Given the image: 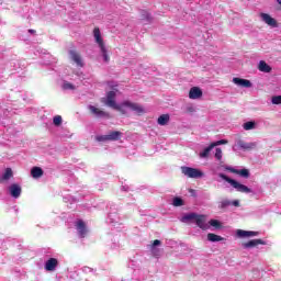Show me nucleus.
<instances>
[{"label": "nucleus", "instance_id": "nucleus-37", "mask_svg": "<svg viewBox=\"0 0 281 281\" xmlns=\"http://www.w3.org/2000/svg\"><path fill=\"white\" fill-rule=\"evenodd\" d=\"M231 205H234V207H240V201L238 200L231 201Z\"/></svg>", "mask_w": 281, "mask_h": 281}, {"label": "nucleus", "instance_id": "nucleus-30", "mask_svg": "<svg viewBox=\"0 0 281 281\" xmlns=\"http://www.w3.org/2000/svg\"><path fill=\"white\" fill-rule=\"evenodd\" d=\"M172 205L175 207H181V205H183V199H181V198H173Z\"/></svg>", "mask_w": 281, "mask_h": 281}, {"label": "nucleus", "instance_id": "nucleus-15", "mask_svg": "<svg viewBox=\"0 0 281 281\" xmlns=\"http://www.w3.org/2000/svg\"><path fill=\"white\" fill-rule=\"evenodd\" d=\"M89 111L97 117H109V113L104 112L93 105H89Z\"/></svg>", "mask_w": 281, "mask_h": 281}, {"label": "nucleus", "instance_id": "nucleus-12", "mask_svg": "<svg viewBox=\"0 0 281 281\" xmlns=\"http://www.w3.org/2000/svg\"><path fill=\"white\" fill-rule=\"evenodd\" d=\"M9 191L13 199H19V196H21L22 189L21 186L13 183L9 187Z\"/></svg>", "mask_w": 281, "mask_h": 281}, {"label": "nucleus", "instance_id": "nucleus-31", "mask_svg": "<svg viewBox=\"0 0 281 281\" xmlns=\"http://www.w3.org/2000/svg\"><path fill=\"white\" fill-rule=\"evenodd\" d=\"M53 124H54L55 126H60V124H63V116H60V115L54 116V119H53Z\"/></svg>", "mask_w": 281, "mask_h": 281}, {"label": "nucleus", "instance_id": "nucleus-13", "mask_svg": "<svg viewBox=\"0 0 281 281\" xmlns=\"http://www.w3.org/2000/svg\"><path fill=\"white\" fill-rule=\"evenodd\" d=\"M56 267H58V259L49 258L45 263L46 271H56Z\"/></svg>", "mask_w": 281, "mask_h": 281}, {"label": "nucleus", "instance_id": "nucleus-29", "mask_svg": "<svg viewBox=\"0 0 281 281\" xmlns=\"http://www.w3.org/2000/svg\"><path fill=\"white\" fill-rule=\"evenodd\" d=\"M100 49H101L104 63H109L111 60V57H109V54L106 53V46Z\"/></svg>", "mask_w": 281, "mask_h": 281}, {"label": "nucleus", "instance_id": "nucleus-38", "mask_svg": "<svg viewBox=\"0 0 281 281\" xmlns=\"http://www.w3.org/2000/svg\"><path fill=\"white\" fill-rule=\"evenodd\" d=\"M226 170H228V172H233V175H237V172H238V169H235L232 167L226 168Z\"/></svg>", "mask_w": 281, "mask_h": 281}, {"label": "nucleus", "instance_id": "nucleus-22", "mask_svg": "<svg viewBox=\"0 0 281 281\" xmlns=\"http://www.w3.org/2000/svg\"><path fill=\"white\" fill-rule=\"evenodd\" d=\"M207 240L210 243H221V240H223V237L221 235H216L214 233H209Z\"/></svg>", "mask_w": 281, "mask_h": 281}, {"label": "nucleus", "instance_id": "nucleus-34", "mask_svg": "<svg viewBox=\"0 0 281 281\" xmlns=\"http://www.w3.org/2000/svg\"><path fill=\"white\" fill-rule=\"evenodd\" d=\"M63 89H65V90H74V89H76V87L72 85V83H69V82H64V85H63Z\"/></svg>", "mask_w": 281, "mask_h": 281}, {"label": "nucleus", "instance_id": "nucleus-8", "mask_svg": "<svg viewBox=\"0 0 281 281\" xmlns=\"http://www.w3.org/2000/svg\"><path fill=\"white\" fill-rule=\"evenodd\" d=\"M260 18L263 23H267V25H270L271 27H277L278 22L276 21V19L271 18L269 13H260Z\"/></svg>", "mask_w": 281, "mask_h": 281}, {"label": "nucleus", "instance_id": "nucleus-24", "mask_svg": "<svg viewBox=\"0 0 281 281\" xmlns=\"http://www.w3.org/2000/svg\"><path fill=\"white\" fill-rule=\"evenodd\" d=\"M12 177H14L12 168H7L0 181H9V179H12Z\"/></svg>", "mask_w": 281, "mask_h": 281}, {"label": "nucleus", "instance_id": "nucleus-17", "mask_svg": "<svg viewBox=\"0 0 281 281\" xmlns=\"http://www.w3.org/2000/svg\"><path fill=\"white\" fill-rule=\"evenodd\" d=\"M237 236L239 238H251L254 236H258V232L238 229Z\"/></svg>", "mask_w": 281, "mask_h": 281}, {"label": "nucleus", "instance_id": "nucleus-14", "mask_svg": "<svg viewBox=\"0 0 281 281\" xmlns=\"http://www.w3.org/2000/svg\"><path fill=\"white\" fill-rule=\"evenodd\" d=\"M258 245H265V240L252 239V240H249L248 243H244L243 247H244V249H251L254 247H258Z\"/></svg>", "mask_w": 281, "mask_h": 281}, {"label": "nucleus", "instance_id": "nucleus-21", "mask_svg": "<svg viewBox=\"0 0 281 281\" xmlns=\"http://www.w3.org/2000/svg\"><path fill=\"white\" fill-rule=\"evenodd\" d=\"M159 126H166L170 122V114H161L157 120Z\"/></svg>", "mask_w": 281, "mask_h": 281}, {"label": "nucleus", "instance_id": "nucleus-10", "mask_svg": "<svg viewBox=\"0 0 281 281\" xmlns=\"http://www.w3.org/2000/svg\"><path fill=\"white\" fill-rule=\"evenodd\" d=\"M158 245H161V240L155 239L153 244L150 245V251L154 258H159L161 256V250L158 247Z\"/></svg>", "mask_w": 281, "mask_h": 281}, {"label": "nucleus", "instance_id": "nucleus-35", "mask_svg": "<svg viewBox=\"0 0 281 281\" xmlns=\"http://www.w3.org/2000/svg\"><path fill=\"white\" fill-rule=\"evenodd\" d=\"M97 142H109V135H100L95 137Z\"/></svg>", "mask_w": 281, "mask_h": 281}, {"label": "nucleus", "instance_id": "nucleus-11", "mask_svg": "<svg viewBox=\"0 0 281 281\" xmlns=\"http://www.w3.org/2000/svg\"><path fill=\"white\" fill-rule=\"evenodd\" d=\"M237 146L239 148H241V150H254V148H256L257 144L256 143H247L243 139H238Z\"/></svg>", "mask_w": 281, "mask_h": 281}, {"label": "nucleus", "instance_id": "nucleus-9", "mask_svg": "<svg viewBox=\"0 0 281 281\" xmlns=\"http://www.w3.org/2000/svg\"><path fill=\"white\" fill-rule=\"evenodd\" d=\"M203 97V91L199 87H193L189 91L190 100H199V98Z\"/></svg>", "mask_w": 281, "mask_h": 281}, {"label": "nucleus", "instance_id": "nucleus-32", "mask_svg": "<svg viewBox=\"0 0 281 281\" xmlns=\"http://www.w3.org/2000/svg\"><path fill=\"white\" fill-rule=\"evenodd\" d=\"M215 158L217 159V161H221V159H223V149L221 148L215 149Z\"/></svg>", "mask_w": 281, "mask_h": 281}, {"label": "nucleus", "instance_id": "nucleus-27", "mask_svg": "<svg viewBox=\"0 0 281 281\" xmlns=\"http://www.w3.org/2000/svg\"><path fill=\"white\" fill-rule=\"evenodd\" d=\"M237 175H239V177H244V179H249V169H237Z\"/></svg>", "mask_w": 281, "mask_h": 281}, {"label": "nucleus", "instance_id": "nucleus-36", "mask_svg": "<svg viewBox=\"0 0 281 281\" xmlns=\"http://www.w3.org/2000/svg\"><path fill=\"white\" fill-rule=\"evenodd\" d=\"M272 104H281V95L272 97Z\"/></svg>", "mask_w": 281, "mask_h": 281}, {"label": "nucleus", "instance_id": "nucleus-40", "mask_svg": "<svg viewBox=\"0 0 281 281\" xmlns=\"http://www.w3.org/2000/svg\"><path fill=\"white\" fill-rule=\"evenodd\" d=\"M277 3H279V5H281V0H277Z\"/></svg>", "mask_w": 281, "mask_h": 281}, {"label": "nucleus", "instance_id": "nucleus-26", "mask_svg": "<svg viewBox=\"0 0 281 281\" xmlns=\"http://www.w3.org/2000/svg\"><path fill=\"white\" fill-rule=\"evenodd\" d=\"M209 225H211V227H215V229H221V227H223L218 220H210Z\"/></svg>", "mask_w": 281, "mask_h": 281}, {"label": "nucleus", "instance_id": "nucleus-18", "mask_svg": "<svg viewBox=\"0 0 281 281\" xmlns=\"http://www.w3.org/2000/svg\"><path fill=\"white\" fill-rule=\"evenodd\" d=\"M258 69L263 74H271V66H269V64H267L265 60L259 61Z\"/></svg>", "mask_w": 281, "mask_h": 281}, {"label": "nucleus", "instance_id": "nucleus-28", "mask_svg": "<svg viewBox=\"0 0 281 281\" xmlns=\"http://www.w3.org/2000/svg\"><path fill=\"white\" fill-rule=\"evenodd\" d=\"M229 205H232V201L229 200H223L220 202V210H225L226 207H229Z\"/></svg>", "mask_w": 281, "mask_h": 281}, {"label": "nucleus", "instance_id": "nucleus-20", "mask_svg": "<svg viewBox=\"0 0 281 281\" xmlns=\"http://www.w3.org/2000/svg\"><path fill=\"white\" fill-rule=\"evenodd\" d=\"M31 177H33V179H41V177H43V168L33 167L31 169Z\"/></svg>", "mask_w": 281, "mask_h": 281}, {"label": "nucleus", "instance_id": "nucleus-25", "mask_svg": "<svg viewBox=\"0 0 281 281\" xmlns=\"http://www.w3.org/2000/svg\"><path fill=\"white\" fill-rule=\"evenodd\" d=\"M244 131H254V128H256V122L254 121H249L244 123L243 125Z\"/></svg>", "mask_w": 281, "mask_h": 281}, {"label": "nucleus", "instance_id": "nucleus-6", "mask_svg": "<svg viewBox=\"0 0 281 281\" xmlns=\"http://www.w3.org/2000/svg\"><path fill=\"white\" fill-rule=\"evenodd\" d=\"M93 36H94V41L99 45L100 49L105 47L104 46V40L102 38V33L100 32V27H94Z\"/></svg>", "mask_w": 281, "mask_h": 281}, {"label": "nucleus", "instance_id": "nucleus-2", "mask_svg": "<svg viewBox=\"0 0 281 281\" xmlns=\"http://www.w3.org/2000/svg\"><path fill=\"white\" fill-rule=\"evenodd\" d=\"M220 179H223L224 181H226L227 183H229L232 186V188H235V190H237V192H241L244 194H250L251 189L245 184H241L240 182L227 177V175L225 173H218Z\"/></svg>", "mask_w": 281, "mask_h": 281}, {"label": "nucleus", "instance_id": "nucleus-16", "mask_svg": "<svg viewBox=\"0 0 281 281\" xmlns=\"http://www.w3.org/2000/svg\"><path fill=\"white\" fill-rule=\"evenodd\" d=\"M77 231L81 238H85V236H87V225L82 220H79L77 222Z\"/></svg>", "mask_w": 281, "mask_h": 281}, {"label": "nucleus", "instance_id": "nucleus-23", "mask_svg": "<svg viewBox=\"0 0 281 281\" xmlns=\"http://www.w3.org/2000/svg\"><path fill=\"white\" fill-rule=\"evenodd\" d=\"M213 148L214 145L211 143L209 147L204 148V150L200 153L201 159H206V157H210V153H212Z\"/></svg>", "mask_w": 281, "mask_h": 281}, {"label": "nucleus", "instance_id": "nucleus-39", "mask_svg": "<svg viewBox=\"0 0 281 281\" xmlns=\"http://www.w3.org/2000/svg\"><path fill=\"white\" fill-rule=\"evenodd\" d=\"M29 34H36V31H35V30L30 29V30H29Z\"/></svg>", "mask_w": 281, "mask_h": 281}, {"label": "nucleus", "instance_id": "nucleus-1", "mask_svg": "<svg viewBox=\"0 0 281 281\" xmlns=\"http://www.w3.org/2000/svg\"><path fill=\"white\" fill-rule=\"evenodd\" d=\"M115 91H109L106 93V99H102V102H104L106 106L114 109V111H119V113H121L122 115H126V110H124V108L131 109V111H134V113H136L137 115H144L146 113L142 105L128 100L123 101L121 104H117L115 102Z\"/></svg>", "mask_w": 281, "mask_h": 281}, {"label": "nucleus", "instance_id": "nucleus-7", "mask_svg": "<svg viewBox=\"0 0 281 281\" xmlns=\"http://www.w3.org/2000/svg\"><path fill=\"white\" fill-rule=\"evenodd\" d=\"M234 85H237V87H244L245 89L251 88V81L249 79H241L238 77L233 78Z\"/></svg>", "mask_w": 281, "mask_h": 281}, {"label": "nucleus", "instance_id": "nucleus-3", "mask_svg": "<svg viewBox=\"0 0 281 281\" xmlns=\"http://www.w3.org/2000/svg\"><path fill=\"white\" fill-rule=\"evenodd\" d=\"M182 221H195L200 229H210V224L205 223V215H198L195 213L187 214L182 217Z\"/></svg>", "mask_w": 281, "mask_h": 281}, {"label": "nucleus", "instance_id": "nucleus-4", "mask_svg": "<svg viewBox=\"0 0 281 281\" xmlns=\"http://www.w3.org/2000/svg\"><path fill=\"white\" fill-rule=\"evenodd\" d=\"M181 172L186 177H189V179H201L204 175L200 169L192 167H181Z\"/></svg>", "mask_w": 281, "mask_h": 281}, {"label": "nucleus", "instance_id": "nucleus-33", "mask_svg": "<svg viewBox=\"0 0 281 281\" xmlns=\"http://www.w3.org/2000/svg\"><path fill=\"white\" fill-rule=\"evenodd\" d=\"M213 145V148H216V146H223V144H228L227 139H221L214 143H211Z\"/></svg>", "mask_w": 281, "mask_h": 281}, {"label": "nucleus", "instance_id": "nucleus-19", "mask_svg": "<svg viewBox=\"0 0 281 281\" xmlns=\"http://www.w3.org/2000/svg\"><path fill=\"white\" fill-rule=\"evenodd\" d=\"M122 137V132L113 131L108 134L109 142H117Z\"/></svg>", "mask_w": 281, "mask_h": 281}, {"label": "nucleus", "instance_id": "nucleus-5", "mask_svg": "<svg viewBox=\"0 0 281 281\" xmlns=\"http://www.w3.org/2000/svg\"><path fill=\"white\" fill-rule=\"evenodd\" d=\"M69 56L74 63H76L77 67H85V63L82 61V57L80 56V53L76 50H69Z\"/></svg>", "mask_w": 281, "mask_h": 281}]
</instances>
